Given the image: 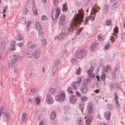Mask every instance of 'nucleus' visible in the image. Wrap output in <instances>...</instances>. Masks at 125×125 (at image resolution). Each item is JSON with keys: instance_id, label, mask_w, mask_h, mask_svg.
I'll list each match as a JSON object with an SVG mask.
<instances>
[{"instance_id": "1", "label": "nucleus", "mask_w": 125, "mask_h": 125, "mask_svg": "<svg viewBox=\"0 0 125 125\" xmlns=\"http://www.w3.org/2000/svg\"><path fill=\"white\" fill-rule=\"evenodd\" d=\"M65 95L64 92L61 91L58 92V94L56 96L55 99L56 100L62 102L65 99Z\"/></svg>"}, {"instance_id": "2", "label": "nucleus", "mask_w": 125, "mask_h": 125, "mask_svg": "<svg viewBox=\"0 0 125 125\" xmlns=\"http://www.w3.org/2000/svg\"><path fill=\"white\" fill-rule=\"evenodd\" d=\"M78 16L74 21L76 24H80L81 22L83 21V18L84 17L83 14L82 13L78 12L77 14Z\"/></svg>"}, {"instance_id": "3", "label": "nucleus", "mask_w": 125, "mask_h": 125, "mask_svg": "<svg viewBox=\"0 0 125 125\" xmlns=\"http://www.w3.org/2000/svg\"><path fill=\"white\" fill-rule=\"evenodd\" d=\"M86 53V51L81 50L77 51L76 53V56L78 58H81L84 57Z\"/></svg>"}, {"instance_id": "4", "label": "nucleus", "mask_w": 125, "mask_h": 125, "mask_svg": "<svg viewBox=\"0 0 125 125\" xmlns=\"http://www.w3.org/2000/svg\"><path fill=\"white\" fill-rule=\"evenodd\" d=\"M93 105L91 102H89L88 103L86 110L87 114H92V111L93 110Z\"/></svg>"}, {"instance_id": "5", "label": "nucleus", "mask_w": 125, "mask_h": 125, "mask_svg": "<svg viewBox=\"0 0 125 125\" xmlns=\"http://www.w3.org/2000/svg\"><path fill=\"white\" fill-rule=\"evenodd\" d=\"M18 57V55L14 54H13L10 55V59L12 64H13L14 63H15L16 62V59H17ZM11 66L12 67L13 66L12 64H11Z\"/></svg>"}, {"instance_id": "6", "label": "nucleus", "mask_w": 125, "mask_h": 125, "mask_svg": "<svg viewBox=\"0 0 125 125\" xmlns=\"http://www.w3.org/2000/svg\"><path fill=\"white\" fill-rule=\"evenodd\" d=\"M70 32L69 29L67 27H64L62 31V35L65 37H67Z\"/></svg>"}, {"instance_id": "7", "label": "nucleus", "mask_w": 125, "mask_h": 125, "mask_svg": "<svg viewBox=\"0 0 125 125\" xmlns=\"http://www.w3.org/2000/svg\"><path fill=\"white\" fill-rule=\"evenodd\" d=\"M88 116L90 118L87 119L85 120V123L86 125H89L92 123V119H93L94 117L92 114H87Z\"/></svg>"}, {"instance_id": "8", "label": "nucleus", "mask_w": 125, "mask_h": 125, "mask_svg": "<svg viewBox=\"0 0 125 125\" xmlns=\"http://www.w3.org/2000/svg\"><path fill=\"white\" fill-rule=\"evenodd\" d=\"M65 21L64 16L63 15H62L60 16L59 18V20L58 22V24L59 25H63Z\"/></svg>"}, {"instance_id": "9", "label": "nucleus", "mask_w": 125, "mask_h": 125, "mask_svg": "<svg viewBox=\"0 0 125 125\" xmlns=\"http://www.w3.org/2000/svg\"><path fill=\"white\" fill-rule=\"evenodd\" d=\"M25 56L28 57H31L33 55V53L31 51L28 49L25 50L24 52Z\"/></svg>"}, {"instance_id": "10", "label": "nucleus", "mask_w": 125, "mask_h": 125, "mask_svg": "<svg viewBox=\"0 0 125 125\" xmlns=\"http://www.w3.org/2000/svg\"><path fill=\"white\" fill-rule=\"evenodd\" d=\"M55 8H53L52 10V18L53 21L55 20L56 19H57L60 14H57L54 12V10Z\"/></svg>"}, {"instance_id": "11", "label": "nucleus", "mask_w": 125, "mask_h": 125, "mask_svg": "<svg viewBox=\"0 0 125 125\" xmlns=\"http://www.w3.org/2000/svg\"><path fill=\"white\" fill-rule=\"evenodd\" d=\"M46 101L47 103L49 104H51L53 103V99L50 94H48L47 95Z\"/></svg>"}, {"instance_id": "12", "label": "nucleus", "mask_w": 125, "mask_h": 125, "mask_svg": "<svg viewBox=\"0 0 125 125\" xmlns=\"http://www.w3.org/2000/svg\"><path fill=\"white\" fill-rule=\"evenodd\" d=\"M41 54V52L40 50H36L33 54V57L34 58L38 59L39 58Z\"/></svg>"}, {"instance_id": "13", "label": "nucleus", "mask_w": 125, "mask_h": 125, "mask_svg": "<svg viewBox=\"0 0 125 125\" xmlns=\"http://www.w3.org/2000/svg\"><path fill=\"white\" fill-rule=\"evenodd\" d=\"M81 92L83 94L87 93L88 91L87 87L85 85H83L81 87L80 89Z\"/></svg>"}, {"instance_id": "14", "label": "nucleus", "mask_w": 125, "mask_h": 125, "mask_svg": "<svg viewBox=\"0 0 125 125\" xmlns=\"http://www.w3.org/2000/svg\"><path fill=\"white\" fill-rule=\"evenodd\" d=\"M98 44L96 43H94L92 44L90 47V49L92 51H96L97 49V46Z\"/></svg>"}, {"instance_id": "15", "label": "nucleus", "mask_w": 125, "mask_h": 125, "mask_svg": "<svg viewBox=\"0 0 125 125\" xmlns=\"http://www.w3.org/2000/svg\"><path fill=\"white\" fill-rule=\"evenodd\" d=\"M4 108L3 107H1L0 109V116H1L2 114H3V116L4 117H8V114L3 112Z\"/></svg>"}, {"instance_id": "16", "label": "nucleus", "mask_w": 125, "mask_h": 125, "mask_svg": "<svg viewBox=\"0 0 125 125\" xmlns=\"http://www.w3.org/2000/svg\"><path fill=\"white\" fill-rule=\"evenodd\" d=\"M35 25L36 29L40 31H42V29L41 27V25L40 23L38 21H36L35 22Z\"/></svg>"}, {"instance_id": "17", "label": "nucleus", "mask_w": 125, "mask_h": 125, "mask_svg": "<svg viewBox=\"0 0 125 125\" xmlns=\"http://www.w3.org/2000/svg\"><path fill=\"white\" fill-rule=\"evenodd\" d=\"M70 102L71 103H74L75 102L76 100V98L75 96L74 95H72L69 98Z\"/></svg>"}, {"instance_id": "18", "label": "nucleus", "mask_w": 125, "mask_h": 125, "mask_svg": "<svg viewBox=\"0 0 125 125\" xmlns=\"http://www.w3.org/2000/svg\"><path fill=\"white\" fill-rule=\"evenodd\" d=\"M111 115V113L109 111H107L104 114V117L106 119L109 120Z\"/></svg>"}, {"instance_id": "19", "label": "nucleus", "mask_w": 125, "mask_h": 125, "mask_svg": "<svg viewBox=\"0 0 125 125\" xmlns=\"http://www.w3.org/2000/svg\"><path fill=\"white\" fill-rule=\"evenodd\" d=\"M103 12L104 14L106 13H107L109 10L108 7L106 5H104L103 7Z\"/></svg>"}, {"instance_id": "20", "label": "nucleus", "mask_w": 125, "mask_h": 125, "mask_svg": "<svg viewBox=\"0 0 125 125\" xmlns=\"http://www.w3.org/2000/svg\"><path fill=\"white\" fill-rule=\"evenodd\" d=\"M64 112L68 113L70 111L71 108L70 106L66 105L64 107Z\"/></svg>"}, {"instance_id": "21", "label": "nucleus", "mask_w": 125, "mask_h": 125, "mask_svg": "<svg viewBox=\"0 0 125 125\" xmlns=\"http://www.w3.org/2000/svg\"><path fill=\"white\" fill-rule=\"evenodd\" d=\"M27 114L25 113H23L21 117V120L23 122L25 121L27 119Z\"/></svg>"}, {"instance_id": "22", "label": "nucleus", "mask_w": 125, "mask_h": 125, "mask_svg": "<svg viewBox=\"0 0 125 125\" xmlns=\"http://www.w3.org/2000/svg\"><path fill=\"white\" fill-rule=\"evenodd\" d=\"M96 77L98 81L96 83V86L97 88H98V89H100L101 88V83H100V81H99V77L97 75ZM100 81H101V80Z\"/></svg>"}, {"instance_id": "23", "label": "nucleus", "mask_w": 125, "mask_h": 125, "mask_svg": "<svg viewBox=\"0 0 125 125\" xmlns=\"http://www.w3.org/2000/svg\"><path fill=\"white\" fill-rule=\"evenodd\" d=\"M56 113L55 111H53L51 113L50 117L51 119L52 120H54L56 116Z\"/></svg>"}, {"instance_id": "24", "label": "nucleus", "mask_w": 125, "mask_h": 125, "mask_svg": "<svg viewBox=\"0 0 125 125\" xmlns=\"http://www.w3.org/2000/svg\"><path fill=\"white\" fill-rule=\"evenodd\" d=\"M91 79L89 78L87 79L84 80L83 82V83L85 82L84 84L86 85V84H90L91 82Z\"/></svg>"}, {"instance_id": "25", "label": "nucleus", "mask_w": 125, "mask_h": 125, "mask_svg": "<svg viewBox=\"0 0 125 125\" xmlns=\"http://www.w3.org/2000/svg\"><path fill=\"white\" fill-rule=\"evenodd\" d=\"M16 39L18 41L22 40L23 39V38L21 35L20 33H19L17 34L16 37Z\"/></svg>"}, {"instance_id": "26", "label": "nucleus", "mask_w": 125, "mask_h": 125, "mask_svg": "<svg viewBox=\"0 0 125 125\" xmlns=\"http://www.w3.org/2000/svg\"><path fill=\"white\" fill-rule=\"evenodd\" d=\"M77 123H78L79 125H82L83 123V121L80 118H77L76 119Z\"/></svg>"}, {"instance_id": "27", "label": "nucleus", "mask_w": 125, "mask_h": 125, "mask_svg": "<svg viewBox=\"0 0 125 125\" xmlns=\"http://www.w3.org/2000/svg\"><path fill=\"white\" fill-rule=\"evenodd\" d=\"M46 121L44 120H43L39 121V125H46Z\"/></svg>"}, {"instance_id": "28", "label": "nucleus", "mask_w": 125, "mask_h": 125, "mask_svg": "<svg viewBox=\"0 0 125 125\" xmlns=\"http://www.w3.org/2000/svg\"><path fill=\"white\" fill-rule=\"evenodd\" d=\"M76 82H75L73 83L72 84V86L73 88V89L74 90H76L77 89L76 87V85L78 84H77L76 83Z\"/></svg>"}, {"instance_id": "29", "label": "nucleus", "mask_w": 125, "mask_h": 125, "mask_svg": "<svg viewBox=\"0 0 125 125\" xmlns=\"http://www.w3.org/2000/svg\"><path fill=\"white\" fill-rule=\"evenodd\" d=\"M79 107L81 111L83 112V111L84 107V105L83 103H80L79 105Z\"/></svg>"}, {"instance_id": "30", "label": "nucleus", "mask_w": 125, "mask_h": 125, "mask_svg": "<svg viewBox=\"0 0 125 125\" xmlns=\"http://www.w3.org/2000/svg\"><path fill=\"white\" fill-rule=\"evenodd\" d=\"M67 92L69 94H72L73 92L72 91V88L71 87L69 86L68 87L67 89Z\"/></svg>"}, {"instance_id": "31", "label": "nucleus", "mask_w": 125, "mask_h": 125, "mask_svg": "<svg viewBox=\"0 0 125 125\" xmlns=\"http://www.w3.org/2000/svg\"><path fill=\"white\" fill-rule=\"evenodd\" d=\"M33 13L35 15H37L38 14L37 8L35 7H34L32 8Z\"/></svg>"}, {"instance_id": "32", "label": "nucleus", "mask_w": 125, "mask_h": 125, "mask_svg": "<svg viewBox=\"0 0 125 125\" xmlns=\"http://www.w3.org/2000/svg\"><path fill=\"white\" fill-rule=\"evenodd\" d=\"M42 41V45H46V40L44 38H43L41 39Z\"/></svg>"}, {"instance_id": "33", "label": "nucleus", "mask_w": 125, "mask_h": 125, "mask_svg": "<svg viewBox=\"0 0 125 125\" xmlns=\"http://www.w3.org/2000/svg\"><path fill=\"white\" fill-rule=\"evenodd\" d=\"M27 12V10L26 8H24L22 10V13L23 14H25Z\"/></svg>"}, {"instance_id": "34", "label": "nucleus", "mask_w": 125, "mask_h": 125, "mask_svg": "<svg viewBox=\"0 0 125 125\" xmlns=\"http://www.w3.org/2000/svg\"><path fill=\"white\" fill-rule=\"evenodd\" d=\"M65 38V37H64V36H63L62 35L61 36L60 35L57 36L56 37H55V38H57L58 40H61L62 39H64Z\"/></svg>"}, {"instance_id": "35", "label": "nucleus", "mask_w": 125, "mask_h": 125, "mask_svg": "<svg viewBox=\"0 0 125 125\" xmlns=\"http://www.w3.org/2000/svg\"><path fill=\"white\" fill-rule=\"evenodd\" d=\"M119 5V4L117 2H115L114 3L112 6V8H114V9L115 8L118 7Z\"/></svg>"}, {"instance_id": "36", "label": "nucleus", "mask_w": 125, "mask_h": 125, "mask_svg": "<svg viewBox=\"0 0 125 125\" xmlns=\"http://www.w3.org/2000/svg\"><path fill=\"white\" fill-rule=\"evenodd\" d=\"M81 101L83 102H85L87 100V97L86 96L83 97L81 98Z\"/></svg>"}, {"instance_id": "37", "label": "nucleus", "mask_w": 125, "mask_h": 125, "mask_svg": "<svg viewBox=\"0 0 125 125\" xmlns=\"http://www.w3.org/2000/svg\"><path fill=\"white\" fill-rule=\"evenodd\" d=\"M57 69V66H56L54 65V66H53L52 69V71L53 73H54L56 71Z\"/></svg>"}, {"instance_id": "38", "label": "nucleus", "mask_w": 125, "mask_h": 125, "mask_svg": "<svg viewBox=\"0 0 125 125\" xmlns=\"http://www.w3.org/2000/svg\"><path fill=\"white\" fill-rule=\"evenodd\" d=\"M36 46V44L35 43L31 44L30 45L29 47L30 48L32 49L34 48Z\"/></svg>"}, {"instance_id": "39", "label": "nucleus", "mask_w": 125, "mask_h": 125, "mask_svg": "<svg viewBox=\"0 0 125 125\" xmlns=\"http://www.w3.org/2000/svg\"><path fill=\"white\" fill-rule=\"evenodd\" d=\"M90 20L89 17H87L85 19V21L84 22V24L86 25L88 21Z\"/></svg>"}, {"instance_id": "40", "label": "nucleus", "mask_w": 125, "mask_h": 125, "mask_svg": "<svg viewBox=\"0 0 125 125\" xmlns=\"http://www.w3.org/2000/svg\"><path fill=\"white\" fill-rule=\"evenodd\" d=\"M93 66H91L89 70H88L87 72V73H92V72L93 71Z\"/></svg>"}, {"instance_id": "41", "label": "nucleus", "mask_w": 125, "mask_h": 125, "mask_svg": "<svg viewBox=\"0 0 125 125\" xmlns=\"http://www.w3.org/2000/svg\"><path fill=\"white\" fill-rule=\"evenodd\" d=\"M30 91L32 95H34L36 93V90L34 88L31 89Z\"/></svg>"}, {"instance_id": "42", "label": "nucleus", "mask_w": 125, "mask_h": 125, "mask_svg": "<svg viewBox=\"0 0 125 125\" xmlns=\"http://www.w3.org/2000/svg\"><path fill=\"white\" fill-rule=\"evenodd\" d=\"M111 21L110 20H107L106 22V24L107 26H109L111 23Z\"/></svg>"}, {"instance_id": "43", "label": "nucleus", "mask_w": 125, "mask_h": 125, "mask_svg": "<svg viewBox=\"0 0 125 125\" xmlns=\"http://www.w3.org/2000/svg\"><path fill=\"white\" fill-rule=\"evenodd\" d=\"M60 61L58 59H56L54 65L58 66V65L60 64Z\"/></svg>"}, {"instance_id": "44", "label": "nucleus", "mask_w": 125, "mask_h": 125, "mask_svg": "<svg viewBox=\"0 0 125 125\" xmlns=\"http://www.w3.org/2000/svg\"><path fill=\"white\" fill-rule=\"evenodd\" d=\"M49 93L51 94H52L55 92V89L54 88H51L50 89Z\"/></svg>"}, {"instance_id": "45", "label": "nucleus", "mask_w": 125, "mask_h": 125, "mask_svg": "<svg viewBox=\"0 0 125 125\" xmlns=\"http://www.w3.org/2000/svg\"><path fill=\"white\" fill-rule=\"evenodd\" d=\"M62 9H63L65 11H66L67 10L68 7L66 5L64 4H63L62 6Z\"/></svg>"}, {"instance_id": "46", "label": "nucleus", "mask_w": 125, "mask_h": 125, "mask_svg": "<svg viewBox=\"0 0 125 125\" xmlns=\"http://www.w3.org/2000/svg\"><path fill=\"white\" fill-rule=\"evenodd\" d=\"M55 10L56 11V12H55V13L57 14H60V10L59 8H56V9H55V10H54V12Z\"/></svg>"}, {"instance_id": "47", "label": "nucleus", "mask_w": 125, "mask_h": 125, "mask_svg": "<svg viewBox=\"0 0 125 125\" xmlns=\"http://www.w3.org/2000/svg\"><path fill=\"white\" fill-rule=\"evenodd\" d=\"M82 81V79L81 77H78V78L77 81L76 82V83L78 84H79L81 83V81Z\"/></svg>"}, {"instance_id": "48", "label": "nucleus", "mask_w": 125, "mask_h": 125, "mask_svg": "<svg viewBox=\"0 0 125 125\" xmlns=\"http://www.w3.org/2000/svg\"><path fill=\"white\" fill-rule=\"evenodd\" d=\"M110 44L108 43L105 44L104 46V49L106 50H107L110 46Z\"/></svg>"}, {"instance_id": "49", "label": "nucleus", "mask_w": 125, "mask_h": 125, "mask_svg": "<svg viewBox=\"0 0 125 125\" xmlns=\"http://www.w3.org/2000/svg\"><path fill=\"white\" fill-rule=\"evenodd\" d=\"M117 31L116 30L115 31L114 30V32L113 33V35H114V36L113 37L111 36V37H112L113 38H114V39L115 38H115H116V36L117 35Z\"/></svg>"}, {"instance_id": "50", "label": "nucleus", "mask_w": 125, "mask_h": 125, "mask_svg": "<svg viewBox=\"0 0 125 125\" xmlns=\"http://www.w3.org/2000/svg\"><path fill=\"white\" fill-rule=\"evenodd\" d=\"M121 37L122 40L125 41V32L122 34Z\"/></svg>"}, {"instance_id": "51", "label": "nucleus", "mask_w": 125, "mask_h": 125, "mask_svg": "<svg viewBox=\"0 0 125 125\" xmlns=\"http://www.w3.org/2000/svg\"><path fill=\"white\" fill-rule=\"evenodd\" d=\"M114 97L115 101L118 100V95L116 93H115L114 94Z\"/></svg>"}, {"instance_id": "52", "label": "nucleus", "mask_w": 125, "mask_h": 125, "mask_svg": "<svg viewBox=\"0 0 125 125\" xmlns=\"http://www.w3.org/2000/svg\"><path fill=\"white\" fill-rule=\"evenodd\" d=\"M91 15L92 16V17H93V19L94 18L95 16V13L94 12H92L91 11Z\"/></svg>"}, {"instance_id": "53", "label": "nucleus", "mask_w": 125, "mask_h": 125, "mask_svg": "<svg viewBox=\"0 0 125 125\" xmlns=\"http://www.w3.org/2000/svg\"><path fill=\"white\" fill-rule=\"evenodd\" d=\"M35 100L37 104H40V100L39 98L38 97H36L35 98Z\"/></svg>"}, {"instance_id": "54", "label": "nucleus", "mask_w": 125, "mask_h": 125, "mask_svg": "<svg viewBox=\"0 0 125 125\" xmlns=\"http://www.w3.org/2000/svg\"><path fill=\"white\" fill-rule=\"evenodd\" d=\"M81 31V28H80L79 29L77 30L76 31V33L77 35H78Z\"/></svg>"}, {"instance_id": "55", "label": "nucleus", "mask_w": 125, "mask_h": 125, "mask_svg": "<svg viewBox=\"0 0 125 125\" xmlns=\"http://www.w3.org/2000/svg\"><path fill=\"white\" fill-rule=\"evenodd\" d=\"M87 74H88V76L90 78L93 77L94 75V74L92 73H87Z\"/></svg>"}, {"instance_id": "56", "label": "nucleus", "mask_w": 125, "mask_h": 125, "mask_svg": "<svg viewBox=\"0 0 125 125\" xmlns=\"http://www.w3.org/2000/svg\"><path fill=\"white\" fill-rule=\"evenodd\" d=\"M107 107L108 109H111L113 108L112 105L110 104H108Z\"/></svg>"}, {"instance_id": "57", "label": "nucleus", "mask_w": 125, "mask_h": 125, "mask_svg": "<svg viewBox=\"0 0 125 125\" xmlns=\"http://www.w3.org/2000/svg\"><path fill=\"white\" fill-rule=\"evenodd\" d=\"M39 36L41 37H42L44 35V33H43L42 32V31H39Z\"/></svg>"}, {"instance_id": "58", "label": "nucleus", "mask_w": 125, "mask_h": 125, "mask_svg": "<svg viewBox=\"0 0 125 125\" xmlns=\"http://www.w3.org/2000/svg\"><path fill=\"white\" fill-rule=\"evenodd\" d=\"M62 55H67V51L65 50H63L62 52Z\"/></svg>"}, {"instance_id": "59", "label": "nucleus", "mask_w": 125, "mask_h": 125, "mask_svg": "<svg viewBox=\"0 0 125 125\" xmlns=\"http://www.w3.org/2000/svg\"><path fill=\"white\" fill-rule=\"evenodd\" d=\"M105 75L104 74H103L101 75V78L102 81H104L105 80Z\"/></svg>"}, {"instance_id": "60", "label": "nucleus", "mask_w": 125, "mask_h": 125, "mask_svg": "<svg viewBox=\"0 0 125 125\" xmlns=\"http://www.w3.org/2000/svg\"><path fill=\"white\" fill-rule=\"evenodd\" d=\"M71 62L73 63H77V61L76 59L75 58H72L71 60Z\"/></svg>"}, {"instance_id": "61", "label": "nucleus", "mask_w": 125, "mask_h": 125, "mask_svg": "<svg viewBox=\"0 0 125 125\" xmlns=\"http://www.w3.org/2000/svg\"><path fill=\"white\" fill-rule=\"evenodd\" d=\"M80 67H79V69L77 70L76 73L78 75H79L81 74V71L80 70Z\"/></svg>"}, {"instance_id": "62", "label": "nucleus", "mask_w": 125, "mask_h": 125, "mask_svg": "<svg viewBox=\"0 0 125 125\" xmlns=\"http://www.w3.org/2000/svg\"><path fill=\"white\" fill-rule=\"evenodd\" d=\"M18 72V68L17 67H15L14 69V73H17Z\"/></svg>"}, {"instance_id": "63", "label": "nucleus", "mask_w": 125, "mask_h": 125, "mask_svg": "<svg viewBox=\"0 0 125 125\" xmlns=\"http://www.w3.org/2000/svg\"><path fill=\"white\" fill-rule=\"evenodd\" d=\"M75 94L76 95L80 97L81 96V94L78 92H76Z\"/></svg>"}, {"instance_id": "64", "label": "nucleus", "mask_w": 125, "mask_h": 125, "mask_svg": "<svg viewBox=\"0 0 125 125\" xmlns=\"http://www.w3.org/2000/svg\"><path fill=\"white\" fill-rule=\"evenodd\" d=\"M42 20H46L47 19V17L46 16L44 15H43L42 17Z\"/></svg>"}]
</instances>
